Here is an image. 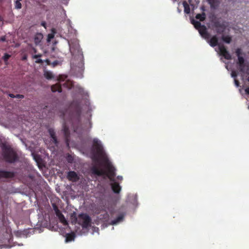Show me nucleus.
<instances>
[{
	"mask_svg": "<svg viewBox=\"0 0 249 249\" xmlns=\"http://www.w3.org/2000/svg\"><path fill=\"white\" fill-rule=\"evenodd\" d=\"M1 149L2 157L6 162L14 163L18 160L17 153L10 145L2 144Z\"/></svg>",
	"mask_w": 249,
	"mask_h": 249,
	"instance_id": "nucleus-1",
	"label": "nucleus"
},
{
	"mask_svg": "<svg viewBox=\"0 0 249 249\" xmlns=\"http://www.w3.org/2000/svg\"><path fill=\"white\" fill-rule=\"evenodd\" d=\"M115 170L114 167L110 164L107 165V172H106L103 169L95 165L91 168V171L93 174L98 176L106 175L110 180L112 181L114 180V178L115 176Z\"/></svg>",
	"mask_w": 249,
	"mask_h": 249,
	"instance_id": "nucleus-2",
	"label": "nucleus"
},
{
	"mask_svg": "<svg viewBox=\"0 0 249 249\" xmlns=\"http://www.w3.org/2000/svg\"><path fill=\"white\" fill-rule=\"evenodd\" d=\"M208 42L212 47H214L218 45L220 54L223 56L226 59L231 60V56L225 46L223 44H219L218 43V39L216 36H212L210 39L208 40Z\"/></svg>",
	"mask_w": 249,
	"mask_h": 249,
	"instance_id": "nucleus-3",
	"label": "nucleus"
},
{
	"mask_svg": "<svg viewBox=\"0 0 249 249\" xmlns=\"http://www.w3.org/2000/svg\"><path fill=\"white\" fill-rule=\"evenodd\" d=\"M91 218L87 213H81L78 215V223L83 228H87L90 225Z\"/></svg>",
	"mask_w": 249,
	"mask_h": 249,
	"instance_id": "nucleus-4",
	"label": "nucleus"
},
{
	"mask_svg": "<svg viewBox=\"0 0 249 249\" xmlns=\"http://www.w3.org/2000/svg\"><path fill=\"white\" fill-rule=\"evenodd\" d=\"M70 51L72 55H82V50L80 49L79 44L77 41L69 42Z\"/></svg>",
	"mask_w": 249,
	"mask_h": 249,
	"instance_id": "nucleus-5",
	"label": "nucleus"
},
{
	"mask_svg": "<svg viewBox=\"0 0 249 249\" xmlns=\"http://www.w3.org/2000/svg\"><path fill=\"white\" fill-rule=\"evenodd\" d=\"M93 147L97 156L99 157L103 154V148L101 142L97 139H94L93 140Z\"/></svg>",
	"mask_w": 249,
	"mask_h": 249,
	"instance_id": "nucleus-6",
	"label": "nucleus"
},
{
	"mask_svg": "<svg viewBox=\"0 0 249 249\" xmlns=\"http://www.w3.org/2000/svg\"><path fill=\"white\" fill-rule=\"evenodd\" d=\"M62 130L64 134L66 145L67 146H69L70 132L69 127L67 126L65 123L63 124Z\"/></svg>",
	"mask_w": 249,
	"mask_h": 249,
	"instance_id": "nucleus-7",
	"label": "nucleus"
},
{
	"mask_svg": "<svg viewBox=\"0 0 249 249\" xmlns=\"http://www.w3.org/2000/svg\"><path fill=\"white\" fill-rule=\"evenodd\" d=\"M201 36L206 40H208L210 37V34L208 32L207 28L205 25H202L201 28L198 30Z\"/></svg>",
	"mask_w": 249,
	"mask_h": 249,
	"instance_id": "nucleus-8",
	"label": "nucleus"
},
{
	"mask_svg": "<svg viewBox=\"0 0 249 249\" xmlns=\"http://www.w3.org/2000/svg\"><path fill=\"white\" fill-rule=\"evenodd\" d=\"M237 64L239 66L240 71L245 72L246 64L245 63V59L242 56H238Z\"/></svg>",
	"mask_w": 249,
	"mask_h": 249,
	"instance_id": "nucleus-9",
	"label": "nucleus"
},
{
	"mask_svg": "<svg viewBox=\"0 0 249 249\" xmlns=\"http://www.w3.org/2000/svg\"><path fill=\"white\" fill-rule=\"evenodd\" d=\"M15 174L13 172L6 171L0 170V178H10L14 177Z\"/></svg>",
	"mask_w": 249,
	"mask_h": 249,
	"instance_id": "nucleus-10",
	"label": "nucleus"
},
{
	"mask_svg": "<svg viewBox=\"0 0 249 249\" xmlns=\"http://www.w3.org/2000/svg\"><path fill=\"white\" fill-rule=\"evenodd\" d=\"M67 178L72 182H75L79 179L77 173L74 171H69L68 173Z\"/></svg>",
	"mask_w": 249,
	"mask_h": 249,
	"instance_id": "nucleus-11",
	"label": "nucleus"
},
{
	"mask_svg": "<svg viewBox=\"0 0 249 249\" xmlns=\"http://www.w3.org/2000/svg\"><path fill=\"white\" fill-rule=\"evenodd\" d=\"M56 216L58 218L60 222L62 223L64 225L66 226L68 224L67 221L66 220L65 216L62 213L61 211L57 212L55 213Z\"/></svg>",
	"mask_w": 249,
	"mask_h": 249,
	"instance_id": "nucleus-12",
	"label": "nucleus"
},
{
	"mask_svg": "<svg viewBox=\"0 0 249 249\" xmlns=\"http://www.w3.org/2000/svg\"><path fill=\"white\" fill-rule=\"evenodd\" d=\"M48 131L53 143L55 144H57L58 143V141L57 140L56 137L55 136V133L54 130L52 128H50L48 130Z\"/></svg>",
	"mask_w": 249,
	"mask_h": 249,
	"instance_id": "nucleus-13",
	"label": "nucleus"
},
{
	"mask_svg": "<svg viewBox=\"0 0 249 249\" xmlns=\"http://www.w3.org/2000/svg\"><path fill=\"white\" fill-rule=\"evenodd\" d=\"M111 188L115 193H119L121 191V187L119 184L114 182L111 184Z\"/></svg>",
	"mask_w": 249,
	"mask_h": 249,
	"instance_id": "nucleus-14",
	"label": "nucleus"
},
{
	"mask_svg": "<svg viewBox=\"0 0 249 249\" xmlns=\"http://www.w3.org/2000/svg\"><path fill=\"white\" fill-rule=\"evenodd\" d=\"M51 90L53 92H56V91H58V92H62L61 84H59V83H57L55 85L52 86Z\"/></svg>",
	"mask_w": 249,
	"mask_h": 249,
	"instance_id": "nucleus-15",
	"label": "nucleus"
},
{
	"mask_svg": "<svg viewBox=\"0 0 249 249\" xmlns=\"http://www.w3.org/2000/svg\"><path fill=\"white\" fill-rule=\"evenodd\" d=\"M71 219V223L73 224H76L78 222V217H77L76 213L74 212L71 213L70 215Z\"/></svg>",
	"mask_w": 249,
	"mask_h": 249,
	"instance_id": "nucleus-16",
	"label": "nucleus"
},
{
	"mask_svg": "<svg viewBox=\"0 0 249 249\" xmlns=\"http://www.w3.org/2000/svg\"><path fill=\"white\" fill-rule=\"evenodd\" d=\"M124 218V215L123 214H121L119 215L116 219L113 220L111 222V225H116L120 221H122Z\"/></svg>",
	"mask_w": 249,
	"mask_h": 249,
	"instance_id": "nucleus-17",
	"label": "nucleus"
},
{
	"mask_svg": "<svg viewBox=\"0 0 249 249\" xmlns=\"http://www.w3.org/2000/svg\"><path fill=\"white\" fill-rule=\"evenodd\" d=\"M42 35L41 34H37L34 38V41L36 44H38L42 39Z\"/></svg>",
	"mask_w": 249,
	"mask_h": 249,
	"instance_id": "nucleus-18",
	"label": "nucleus"
},
{
	"mask_svg": "<svg viewBox=\"0 0 249 249\" xmlns=\"http://www.w3.org/2000/svg\"><path fill=\"white\" fill-rule=\"evenodd\" d=\"M75 236V234L73 232L67 234L66 237V241L70 242L73 240L74 239Z\"/></svg>",
	"mask_w": 249,
	"mask_h": 249,
	"instance_id": "nucleus-19",
	"label": "nucleus"
},
{
	"mask_svg": "<svg viewBox=\"0 0 249 249\" xmlns=\"http://www.w3.org/2000/svg\"><path fill=\"white\" fill-rule=\"evenodd\" d=\"M196 18L197 19H199L201 21H204L206 18V15L205 13H202V14H197Z\"/></svg>",
	"mask_w": 249,
	"mask_h": 249,
	"instance_id": "nucleus-20",
	"label": "nucleus"
},
{
	"mask_svg": "<svg viewBox=\"0 0 249 249\" xmlns=\"http://www.w3.org/2000/svg\"><path fill=\"white\" fill-rule=\"evenodd\" d=\"M221 38L224 42L228 44L230 43L231 41V37L229 36L223 35Z\"/></svg>",
	"mask_w": 249,
	"mask_h": 249,
	"instance_id": "nucleus-21",
	"label": "nucleus"
},
{
	"mask_svg": "<svg viewBox=\"0 0 249 249\" xmlns=\"http://www.w3.org/2000/svg\"><path fill=\"white\" fill-rule=\"evenodd\" d=\"M11 55L7 53H4V55L3 56L2 58L4 62V64L6 65H8L9 63H8V59L11 57Z\"/></svg>",
	"mask_w": 249,
	"mask_h": 249,
	"instance_id": "nucleus-22",
	"label": "nucleus"
},
{
	"mask_svg": "<svg viewBox=\"0 0 249 249\" xmlns=\"http://www.w3.org/2000/svg\"><path fill=\"white\" fill-rule=\"evenodd\" d=\"M183 4L184 8V12L186 14L190 13V8L189 5L186 2H184Z\"/></svg>",
	"mask_w": 249,
	"mask_h": 249,
	"instance_id": "nucleus-23",
	"label": "nucleus"
},
{
	"mask_svg": "<svg viewBox=\"0 0 249 249\" xmlns=\"http://www.w3.org/2000/svg\"><path fill=\"white\" fill-rule=\"evenodd\" d=\"M193 24L194 25L195 27L198 30L202 26V25H201V23L198 21L193 20Z\"/></svg>",
	"mask_w": 249,
	"mask_h": 249,
	"instance_id": "nucleus-24",
	"label": "nucleus"
},
{
	"mask_svg": "<svg viewBox=\"0 0 249 249\" xmlns=\"http://www.w3.org/2000/svg\"><path fill=\"white\" fill-rule=\"evenodd\" d=\"M44 76L47 79H52L53 77V73L50 71H45Z\"/></svg>",
	"mask_w": 249,
	"mask_h": 249,
	"instance_id": "nucleus-25",
	"label": "nucleus"
},
{
	"mask_svg": "<svg viewBox=\"0 0 249 249\" xmlns=\"http://www.w3.org/2000/svg\"><path fill=\"white\" fill-rule=\"evenodd\" d=\"M22 0H16L15 2V8L18 9H19L21 8L22 5L20 1Z\"/></svg>",
	"mask_w": 249,
	"mask_h": 249,
	"instance_id": "nucleus-26",
	"label": "nucleus"
},
{
	"mask_svg": "<svg viewBox=\"0 0 249 249\" xmlns=\"http://www.w3.org/2000/svg\"><path fill=\"white\" fill-rule=\"evenodd\" d=\"M67 160L69 163H71L73 161V158L71 155L68 154L67 157Z\"/></svg>",
	"mask_w": 249,
	"mask_h": 249,
	"instance_id": "nucleus-27",
	"label": "nucleus"
},
{
	"mask_svg": "<svg viewBox=\"0 0 249 249\" xmlns=\"http://www.w3.org/2000/svg\"><path fill=\"white\" fill-rule=\"evenodd\" d=\"M208 0V2H209V3L211 5V6H212L215 4L216 0Z\"/></svg>",
	"mask_w": 249,
	"mask_h": 249,
	"instance_id": "nucleus-28",
	"label": "nucleus"
},
{
	"mask_svg": "<svg viewBox=\"0 0 249 249\" xmlns=\"http://www.w3.org/2000/svg\"><path fill=\"white\" fill-rule=\"evenodd\" d=\"M59 64V61L57 60H55L53 61L52 63H51V65L53 66V67H55Z\"/></svg>",
	"mask_w": 249,
	"mask_h": 249,
	"instance_id": "nucleus-29",
	"label": "nucleus"
},
{
	"mask_svg": "<svg viewBox=\"0 0 249 249\" xmlns=\"http://www.w3.org/2000/svg\"><path fill=\"white\" fill-rule=\"evenodd\" d=\"M54 37V35L53 34H49L48 35V41H50Z\"/></svg>",
	"mask_w": 249,
	"mask_h": 249,
	"instance_id": "nucleus-30",
	"label": "nucleus"
},
{
	"mask_svg": "<svg viewBox=\"0 0 249 249\" xmlns=\"http://www.w3.org/2000/svg\"><path fill=\"white\" fill-rule=\"evenodd\" d=\"M236 55L237 56V57H238V56H240V54H241V49H239L238 48L236 50Z\"/></svg>",
	"mask_w": 249,
	"mask_h": 249,
	"instance_id": "nucleus-31",
	"label": "nucleus"
},
{
	"mask_svg": "<svg viewBox=\"0 0 249 249\" xmlns=\"http://www.w3.org/2000/svg\"><path fill=\"white\" fill-rule=\"evenodd\" d=\"M42 56V54H38L33 55L32 57L33 59H37L41 57Z\"/></svg>",
	"mask_w": 249,
	"mask_h": 249,
	"instance_id": "nucleus-32",
	"label": "nucleus"
},
{
	"mask_svg": "<svg viewBox=\"0 0 249 249\" xmlns=\"http://www.w3.org/2000/svg\"><path fill=\"white\" fill-rule=\"evenodd\" d=\"M53 210H54V211L55 212V213H57V212L60 211V210H59V209L57 207V206L56 205H55V204L53 205Z\"/></svg>",
	"mask_w": 249,
	"mask_h": 249,
	"instance_id": "nucleus-33",
	"label": "nucleus"
},
{
	"mask_svg": "<svg viewBox=\"0 0 249 249\" xmlns=\"http://www.w3.org/2000/svg\"><path fill=\"white\" fill-rule=\"evenodd\" d=\"M24 96L22 94H17L15 95V98H19V99H23L24 98Z\"/></svg>",
	"mask_w": 249,
	"mask_h": 249,
	"instance_id": "nucleus-34",
	"label": "nucleus"
},
{
	"mask_svg": "<svg viewBox=\"0 0 249 249\" xmlns=\"http://www.w3.org/2000/svg\"><path fill=\"white\" fill-rule=\"evenodd\" d=\"M35 62L37 64H42L43 63V60L38 58L36 59Z\"/></svg>",
	"mask_w": 249,
	"mask_h": 249,
	"instance_id": "nucleus-35",
	"label": "nucleus"
},
{
	"mask_svg": "<svg viewBox=\"0 0 249 249\" xmlns=\"http://www.w3.org/2000/svg\"><path fill=\"white\" fill-rule=\"evenodd\" d=\"M234 83L236 87H238L239 86V82L237 80L234 79Z\"/></svg>",
	"mask_w": 249,
	"mask_h": 249,
	"instance_id": "nucleus-36",
	"label": "nucleus"
},
{
	"mask_svg": "<svg viewBox=\"0 0 249 249\" xmlns=\"http://www.w3.org/2000/svg\"><path fill=\"white\" fill-rule=\"evenodd\" d=\"M231 76L233 77H235L237 76V74L235 71H232L231 73Z\"/></svg>",
	"mask_w": 249,
	"mask_h": 249,
	"instance_id": "nucleus-37",
	"label": "nucleus"
},
{
	"mask_svg": "<svg viewBox=\"0 0 249 249\" xmlns=\"http://www.w3.org/2000/svg\"><path fill=\"white\" fill-rule=\"evenodd\" d=\"M245 92L246 94L249 95V87L248 88H247L245 89Z\"/></svg>",
	"mask_w": 249,
	"mask_h": 249,
	"instance_id": "nucleus-38",
	"label": "nucleus"
},
{
	"mask_svg": "<svg viewBox=\"0 0 249 249\" xmlns=\"http://www.w3.org/2000/svg\"><path fill=\"white\" fill-rule=\"evenodd\" d=\"M46 22L45 21H43L41 23V25L43 26L45 28H46Z\"/></svg>",
	"mask_w": 249,
	"mask_h": 249,
	"instance_id": "nucleus-39",
	"label": "nucleus"
},
{
	"mask_svg": "<svg viewBox=\"0 0 249 249\" xmlns=\"http://www.w3.org/2000/svg\"><path fill=\"white\" fill-rule=\"evenodd\" d=\"M45 61L47 63V65H51V62L49 59H47L45 60Z\"/></svg>",
	"mask_w": 249,
	"mask_h": 249,
	"instance_id": "nucleus-40",
	"label": "nucleus"
},
{
	"mask_svg": "<svg viewBox=\"0 0 249 249\" xmlns=\"http://www.w3.org/2000/svg\"><path fill=\"white\" fill-rule=\"evenodd\" d=\"M67 82H65L64 84H63V86H64L65 87H66L68 88H71V85L70 86H66V85L67 84Z\"/></svg>",
	"mask_w": 249,
	"mask_h": 249,
	"instance_id": "nucleus-41",
	"label": "nucleus"
},
{
	"mask_svg": "<svg viewBox=\"0 0 249 249\" xmlns=\"http://www.w3.org/2000/svg\"><path fill=\"white\" fill-rule=\"evenodd\" d=\"M8 95L9 97H10L11 98H15V95L14 94L9 93Z\"/></svg>",
	"mask_w": 249,
	"mask_h": 249,
	"instance_id": "nucleus-42",
	"label": "nucleus"
},
{
	"mask_svg": "<svg viewBox=\"0 0 249 249\" xmlns=\"http://www.w3.org/2000/svg\"><path fill=\"white\" fill-rule=\"evenodd\" d=\"M27 55H24V56H23L22 59V60H25L27 59Z\"/></svg>",
	"mask_w": 249,
	"mask_h": 249,
	"instance_id": "nucleus-43",
	"label": "nucleus"
},
{
	"mask_svg": "<svg viewBox=\"0 0 249 249\" xmlns=\"http://www.w3.org/2000/svg\"><path fill=\"white\" fill-rule=\"evenodd\" d=\"M223 32H224V30H222L221 31H220V30H218V31H217V32L218 33H220V34H221V33H223Z\"/></svg>",
	"mask_w": 249,
	"mask_h": 249,
	"instance_id": "nucleus-44",
	"label": "nucleus"
},
{
	"mask_svg": "<svg viewBox=\"0 0 249 249\" xmlns=\"http://www.w3.org/2000/svg\"><path fill=\"white\" fill-rule=\"evenodd\" d=\"M33 52H34V53H36L37 52L36 49V48H33Z\"/></svg>",
	"mask_w": 249,
	"mask_h": 249,
	"instance_id": "nucleus-45",
	"label": "nucleus"
},
{
	"mask_svg": "<svg viewBox=\"0 0 249 249\" xmlns=\"http://www.w3.org/2000/svg\"><path fill=\"white\" fill-rule=\"evenodd\" d=\"M118 178H119V179H122V177H118Z\"/></svg>",
	"mask_w": 249,
	"mask_h": 249,
	"instance_id": "nucleus-46",
	"label": "nucleus"
},
{
	"mask_svg": "<svg viewBox=\"0 0 249 249\" xmlns=\"http://www.w3.org/2000/svg\"><path fill=\"white\" fill-rule=\"evenodd\" d=\"M118 178H119V179H122V177H118Z\"/></svg>",
	"mask_w": 249,
	"mask_h": 249,
	"instance_id": "nucleus-47",
	"label": "nucleus"
},
{
	"mask_svg": "<svg viewBox=\"0 0 249 249\" xmlns=\"http://www.w3.org/2000/svg\"><path fill=\"white\" fill-rule=\"evenodd\" d=\"M247 80L248 82H249V76L247 78Z\"/></svg>",
	"mask_w": 249,
	"mask_h": 249,
	"instance_id": "nucleus-48",
	"label": "nucleus"
},
{
	"mask_svg": "<svg viewBox=\"0 0 249 249\" xmlns=\"http://www.w3.org/2000/svg\"><path fill=\"white\" fill-rule=\"evenodd\" d=\"M2 40L4 41L5 40V38L3 37L1 39Z\"/></svg>",
	"mask_w": 249,
	"mask_h": 249,
	"instance_id": "nucleus-49",
	"label": "nucleus"
},
{
	"mask_svg": "<svg viewBox=\"0 0 249 249\" xmlns=\"http://www.w3.org/2000/svg\"><path fill=\"white\" fill-rule=\"evenodd\" d=\"M247 74H249V70H248V72H247Z\"/></svg>",
	"mask_w": 249,
	"mask_h": 249,
	"instance_id": "nucleus-50",
	"label": "nucleus"
},
{
	"mask_svg": "<svg viewBox=\"0 0 249 249\" xmlns=\"http://www.w3.org/2000/svg\"><path fill=\"white\" fill-rule=\"evenodd\" d=\"M1 20V17H0V21Z\"/></svg>",
	"mask_w": 249,
	"mask_h": 249,
	"instance_id": "nucleus-51",
	"label": "nucleus"
}]
</instances>
